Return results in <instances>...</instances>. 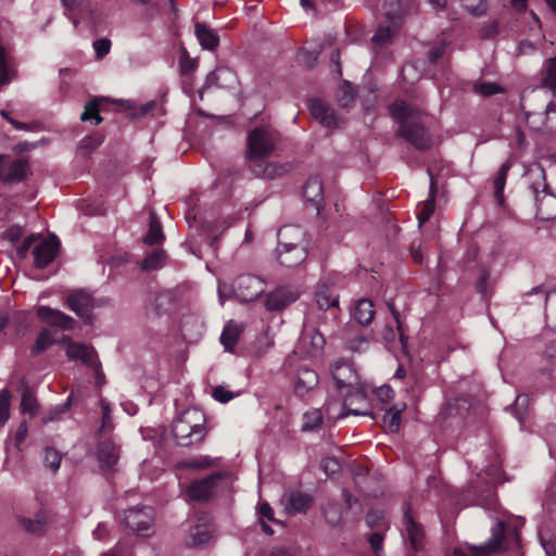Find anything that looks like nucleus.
<instances>
[{
  "mask_svg": "<svg viewBox=\"0 0 556 556\" xmlns=\"http://www.w3.org/2000/svg\"><path fill=\"white\" fill-rule=\"evenodd\" d=\"M390 116L399 124L396 136L410 143L417 150L432 147V135L426 127L422 112L403 100H396L388 106Z\"/></svg>",
  "mask_w": 556,
  "mask_h": 556,
  "instance_id": "f257e3e1",
  "label": "nucleus"
},
{
  "mask_svg": "<svg viewBox=\"0 0 556 556\" xmlns=\"http://www.w3.org/2000/svg\"><path fill=\"white\" fill-rule=\"evenodd\" d=\"M172 433L178 445L190 446L201 443L207 433L204 413L197 408L184 410L175 418Z\"/></svg>",
  "mask_w": 556,
  "mask_h": 556,
  "instance_id": "f03ea898",
  "label": "nucleus"
},
{
  "mask_svg": "<svg viewBox=\"0 0 556 556\" xmlns=\"http://www.w3.org/2000/svg\"><path fill=\"white\" fill-rule=\"evenodd\" d=\"M339 298L338 291L332 286L326 282L317 286L311 314L320 325L331 327L337 325L340 314Z\"/></svg>",
  "mask_w": 556,
  "mask_h": 556,
  "instance_id": "7ed1b4c3",
  "label": "nucleus"
},
{
  "mask_svg": "<svg viewBox=\"0 0 556 556\" xmlns=\"http://www.w3.org/2000/svg\"><path fill=\"white\" fill-rule=\"evenodd\" d=\"M264 290V280L250 274L238 276L231 285L218 283V295L222 302L230 295H235L242 302H251L256 300Z\"/></svg>",
  "mask_w": 556,
  "mask_h": 556,
  "instance_id": "20e7f679",
  "label": "nucleus"
},
{
  "mask_svg": "<svg viewBox=\"0 0 556 556\" xmlns=\"http://www.w3.org/2000/svg\"><path fill=\"white\" fill-rule=\"evenodd\" d=\"M530 189L536 205V214L542 219H552L556 216V197L553 195L545 181V173L542 168L529 174Z\"/></svg>",
  "mask_w": 556,
  "mask_h": 556,
  "instance_id": "39448f33",
  "label": "nucleus"
},
{
  "mask_svg": "<svg viewBox=\"0 0 556 556\" xmlns=\"http://www.w3.org/2000/svg\"><path fill=\"white\" fill-rule=\"evenodd\" d=\"M123 521L129 533L137 536L149 538L154 533V510L150 506L127 509Z\"/></svg>",
  "mask_w": 556,
  "mask_h": 556,
  "instance_id": "423d86ee",
  "label": "nucleus"
},
{
  "mask_svg": "<svg viewBox=\"0 0 556 556\" xmlns=\"http://www.w3.org/2000/svg\"><path fill=\"white\" fill-rule=\"evenodd\" d=\"M278 134L266 128H254L248 135V160H258L269 156L278 142Z\"/></svg>",
  "mask_w": 556,
  "mask_h": 556,
  "instance_id": "0eeeda50",
  "label": "nucleus"
},
{
  "mask_svg": "<svg viewBox=\"0 0 556 556\" xmlns=\"http://www.w3.org/2000/svg\"><path fill=\"white\" fill-rule=\"evenodd\" d=\"M369 414V403L367 399L366 386L364 382L355 386L344 393L342 409L338 415V419L345 418L350 415L365 416Z\"/></svg>",
  "mask_w": 556,
  "mask_h": 556,
  "instance_id": "6e6552de",
  "label": "nucleus"
},
{
  "mask_svg": "<svg viewBox=\"0 0 556 556\" xmlns=\"http://www.w3.org/2000/svg\"><path fill=\"white\" fill-rule=\"evenodd\" d=\"M329 372L339 391H346L362 383L354 364L345 358H338L332 362L329 366Z\"/></svg>",
  "mask_w": 556,
  "mask_h": 556,
  "instance_id": "1a4fd4ad",
  "label": "nucleus"
},
{
  "mask_svg": "<svg viewBox=\"0 0 556 556\" xmlns=\"http://www.w3.org/2000/svg\"><path fill=\"white\" fill-rule=\"evenodd\" d=\"M64 342H68L66 345V356L71 361H80L87 367L92 368L96 371L97 377H102L100 372V362L96 350L92 346L84 343L72 342L70 338L64 339Z\"/></svg>",
  "mask_w": 556,
  "mask_h": 556,
  "instance_id": "9d476101",
  "label": "nucleus"
},
{
  "mask_svg": "<svg viewBox=\"0 0 556 556\" xmlns=\"http://www.w3.org/2000/svg\"><path fill=\"white\" fill-rule=\"evenodd\" d=\"M507 540L505 523L496 521L492 527L489 541L483 545L471 547L472 556H489L500 553L507 548Z\"/></svg>",
  "mask_w": 556,
  "mask_h": 556,
  "instance_id": "9b49d317",
  "label": "nucleus"
},
{
  "mask_svg": "<svg viewBox=\"0 0 556 556\" xmlns=\"http://www.w3.org/2000/svg\"><path fill=\"white\" fill-rule=\"evenodd\" d=\"M300 291L292 286H280L269 292L265 299V307L269 312H279L295 302Z\"/></svg>",
  "mask_w": 556,
  "mask_h": 556,
  "instance_id": "f8f14e48",
  "label": "nucleus"
},
{
  "mask_svg": "<svg viewBox=\"0 0 556 556\" xmlns=\"http://www.w3.org/2000/svg\"><path fill=\"white\" fill-rule=\"evenodd\" d=\"M28 170V163L23 159H11L0 155V180L4 182L21 181Z\"/></svg>",
  "mask_w": 556,
  "mask_h": 556,
  "instance_id": "ddd939ff",
  "label": "nucleus"
},
{
  "mask_svg": "<svg viewBox=\"0 0 556 556\" xmlns=\"http://www.w3.org/2000/svg\"><path fill=\"white\" fill-rule=\"evenodd\" d=\"M277 239V247H288L290 249L303 248L304 250H308L306 232L300 226L286 225L281 227L278 230Z\"/></svg>",
  "mask_w": 556,
  "mask_h": 556,
  "instance_id": "4468645a",
  "label": "nucleus"
},
{
  "mask_svg": "<svg viewBox=\"0 0 556 556\" xmlns=\"http://www.w3.org/2000/svg\"><path fill=\"white\" fill-rule=\"evenodd\" d=\"M60 242L56 237L45 239L33 249L35 266L38 268L47 267L58 255Z\"/></svg>",
  "mask_w": 556,
  "mask_h": 556,
  "instance_id": "2eb2a0df",
  "label": "nucleus"
},
{
  "mask_svg": "<svg viewBox=\"0 0 556 556\" xmlns=\"http://www.w3.org/2000/svg\"><path fill=\"white\" fill-rule=\"evenodd\" d=\"M551 114H556V103L554 102H549L544 112H526V123L532 130L540 131L546 129L552 131L556 129V122L552 121Z\"/></svg>",
  "mask_w": 556,
  "mask_h": 556,
  "instance_id": "dca6fc26",
  "label": "nucleus"
},
{
  "mask_svg": "<svg viewBox=\"0 0 556 556\" xmlns=\"http://www.w3.org/2000/svg\"><path fill=\"white\" fill-rule=\"evenodd\" d=\"M404 525L405 538L409 542L412 548L416 552L420 551L424 546L425 532L422 527L413 519L408 503L404 504Z\"/></svg>",
  "mask_w": 556,
  "mask_h": 556,
  "instance_id": "f3484780",
  "label": "nucleus"
},
{
  "mask_svg": "<svg viewBox=\"0 0 556 556\" xmlns=\"http://www.w3.org/2000/svg\"><path fill=\"white\" fill-rule=\"evenodd\" d=\"M220 478L219 473H212L204 479L195 480L188 486L187 493L193 501H206L212 496L216 482Z\"/></svg>",
  "mask_w": 556,
  "mask_h": 556,
  "instance_id": "a211bd4d",
  "label": "nucleus"
},
{
  "mask_svg": "<svg viewBox=\"0 0 556 556\" xmlns=\"http://www.w3.org/2000/svg\"><path fill=\"white\" fill-rule=\"evenodd\" d=\"M37 316L50 326L62 330H72L76 324L75 319L65 313L43 305L37 308Z\"/></svg>",
  "mask_w": 556,
  "mask_h": 556,
  "instance_id": "6ab92c4d",
  "label": "nucleus"
},
{
  "mask_svg": "<svg viewBox=\"0 0 556 556\" xmlns=\"http://www.w3.org/2000/svg\"><path fill=\"white\" fill-rule=\"evenodd\" d=\"M308 109L312 116L318 121L323 126L328 128L340 127V119L336 115L333 109L324 103L319 99H313L308 103Z\"/></svg>",
  "mask_w": 556,
  "mask_h": 556,
  "instance_id": "aec40b11",
  "label": "nucleus"
},
{
  "mask_svg": "<svg viewBox=\"0 0 556 556\" xmlns=\"http://www.w3.org/2000/svg\"><path fill=\"white\" fill-rule=\"evenodd\" d=\"M261 160L262 159L250 160L251 162H253L251 164L250 168L255 177H261V178H266V179H275L276 177H280V176L287 174L292 168V166L289 163L264 164Z\"/></svg>",
  "mask_w": 556,
  "mask_h": 556,
  "instance_id": "412c9836",
  "label": "nucleus"
},
{
  "mask_svg": "<svg viewBox=\"0 0 556 556\" xmlns=\"http://www.w3.org/2000/svg\"><path fill=\"white\" fill-rule=\"evenodd\" d=\"M66 304L78 317L88 320L92 308V298L85 291L78 290L72 292L66 300Z\"/></svg>",
  "mask_w": 556,
  "mask_h": 556,
  "instance_id": "4be33fe9",
  "label": "nucleus"
},
{
  "mask_svg": "<svg viewBox=\"0 0 556 556\" xmlns=\"http://www.w3.org/2000/svg\"><path fill=\"white\" fill-rule=\"evenodd\" d=\"M213 527L208 522H201L191 526L188 530L186 544L189 547H203L212 539Z\"/></svg>",
  "mask_w": 556,
  "mask_h": 556,
  "instance_id": "5701e85b",
  "label": "nucleus"
},
{
  "mask_svg": "<svg viewBox=\"0 0 556 556\" xmlns=\"http://www.w3.org/2000/svg\"><path fill=\"white\" fill-rule=\"evenodd\" d=\"M308 255V250H304L303 248H288V247H277L276 249V258L280 265L286 266L288 268L296 267L302 264Z\"/></svg>",
  "mask_w": 556,
  "mask_h": 556,
  "instance_id": "b1692460",
  "label": "nucleus"
},
{
  "mask_svg": "<svg viewBox=\"0 0 556 556\" xmlns=\"http://www.w3.org/2000/svg\"><path fill=\"white\" fill-rule=\"evenodd\" d=\"M119 458V447L112 441L106 440L99 443L97 447V459L102 469L113 468Z\"/></svg>",
  "mask_w": 556,
  "mask_h": 556,
  "instance_id": "393cba45",
  "label": "nucleus"
},
{
  "mask_svg": "<svg viewBox=\"0 0 556 556\" xmlns=\"http://www.w3.org/2000/svg\"><path fill=\"white\" fill-rule=\"evenodd\" d=\"M318 381L319 378L315 370L301 367L296 374L294 391L298 395L304 396L318 384Z\"/></svg>",
  "mask_w": 556,
  "mask_h": 556,
  "instance_id": "a878e982",
  "label": "nucleus"
},
{
  "mask_svg": "<svg viewBox=\"0 0 556 556\" xmlns=\"http://www.w3.org/2000/svg\"><path fill=\"white\" fill-rule=\"evenodd\" d=\"M194 34L204 50L213 51L219 45V36L217 31L207 24L198 22L194 25Z\"/></svg>",
  "mask_w": 556,
  "mask_h": 556,
  "instance_id": "bb28decb",
  "label": "nucleus"
},
{
  "mask_svg": "<svg viewBox=\"0 0 556 556\" xmlns=\"http://www.w3.org/2000/svg\"><path fill=\"white\" fill-rule=\"evenodd\" d=\"M177 300L175 290L168 289L157 292L152 302L153 313L156 316L167 314L176 306Z\"/></svg>",
  "mask_w": 556,
  "mask_h": 556,
  "instance_id": "cd10ccee",
  "label": "nucleus"
},
{
  "mask_svg": "<svg viewBox=\"0 0 556 556\" xmlns=\"http://www.w3.org/2000/svg\"><path fill=\"white\" fill-rule=\"evenodd\" d=\"M303 197L307 202H311L319 210L324 201V186L321 180L315 176L309 177L303 187Z\"/></svg>",
  "mask_w": 556,
  "mask_h": 556,
  "instance_id": "c85d7f7f",
  "label": "nucleus"
},
{
  "mask_svg": "<svg viewBox=\"0 0 556 556\" xmlns=\"http://www.w3.org/2000/svg\"><path fill=\"white\" fill-rule=\"evenodd\" d=\"M232 78V72L226 67H218L215 71H212L207 74L205 83L200 90V98H202V93L205 89H210L212 87L225 88L226 85L224 83Z\"/></svg>",
  "mask_w": 556,
  "mask_h": 556,
  "instance_id": "c756f323",
  "label": "nucleus"
},
{
  "mask_svg": "<svg viewBox=\"0 0 556 556\" xmlns=\"http://www.w3.org/2000/svg\"><path fill=\"white\" fill-rule=\"evenodd\" d=\"M392 314L396 323V329H394L392 326L387 325L382 330V338L386 343L391 344L399 339V342L402 346V350L404 353H406V346H407V338L404 336L401 324L399 320V313L392 308Z\"/></svg>",
  "mask_w": 556,
  "mask_h": 556,
  "instance_id": "7c9ffc66",
  "label": "nucleus"
},
{
  "mask_svg": "<svg viewBox=\"0 0 556 556\" xmlns=\"http://www.w3.org/2000/svg\"><path fill=\"white\" fill-rule=\"evenodd\" d=\"M542 363L539 372L546 377L551 382L556 380V346L546 349L542 356Z\"/></svg>",
  "mask_w": 556,
  "mask_h": 556,
  "instance_id": "2f4dec72",
  "label": "nucleus"
},
{
  "mask_svg": "<svg viewBox=\"0 0 556 556\" xmlns=\"http://www.w3.org/2000/svg\"><path fill=\"white\" fill-rule=\"evenodd\" d=\"M541 86L556 94V58L544 61L541 70Z\"/></svg>",
  "mask_w": 556,
  "mask_h": 556,
  "instance_id": "473e14b6",
  "label": "nucleus"
},
{
  "mask_svg": "<svg viewBox=\"0 0 556 556\" xmlns=\"http://www.w3.org/2000/svg\"><path fill=\"white\" fill-rule=\"evenodd\" d=\"M353 316L358 324L369 325L375 316L374 303L368 299L358 300Z\"/></svg>",
  "mask_w": 556,
  "mask_h": 556,
  "instance_id": "72a5a7b5",
  "label": "nucleus"
},
{
  "mask_svg": "<svg viewBox=\"0 0 556 556\" xmlns=\"http://www.w3.org/2000/svg\"><path fill=\"white\" fill-rule=\"evenodd\" d=\"M240 332L241 330L237 324L230 321L225 325L219 340L226 351L231 352L233 350L239 340Z\"/></svg>",
  "mask_w": 556,
  "mask_h": 556,
  "instance_id": "f704fd0d",
  "label": "nucleus"
},
{
  "mask_svg": "<svg viewBox=\"0 0 556 556\" xmlns=\"http://www.w3.org/2000/svg\"><path fill=\"white\" fill-rule=\"evenodd\" d=\"M405 407V404H395L386 410L382 420L390 432L399 431L401 425V414Z\"/></svg>",
  "mask_w": 556,
  "mask_h": 556,
  "instance_id": "c9c22d12",
  "label": "nucleus"
},
{
  "mask_svg": "<svg viewBox=\"0 0 556 556\" xmlns=\"http://www.w3.org/2000/svg\"><path fill=\"white\" fill-rule=\"evenodd\" d=\"M434 199H435V187H434L433 178H431L430 179L429 197L422 203L421 207L419 208V211L417 213V219H418L419 226L425 224L430 218V216L433 214L434 208H435Z\"/></svg>",
  "mask_w": 556,
  "mask_h": 556,
  "instance_id": "e433bc0d",
  "label": "nucleus"
},
{
  "mask_svg": "<svg viewBox=\"0 0 556 556\" xmlns=\"http://www.w3.org/2000/svg\"><path fill=\"white\" fill-rule=\"evenodd\" d=\"M164 239V233L160 219L154 213L150 214L149 231L143 241L149 245L161 243Z\"/></svg>",
  "mask_w": 556,
  "mask_h": 556,
  "instance_id": "4c0bfd02",
  "label": "nucleus"
},
{
  "mask_svg": "<svg viewBox=\"0 0 556 556\" xmlns=\"http://www.w3.org/2000/svg\"><path fill=\"white\" fill-rule=\"evenodd\" d=\"M102 99H93L86 103L85 110L80 115L83 122L93 121L94 125H99L103 118L100 116Z\"/></svg>",
  "mask_w": 556,
  "mask_h": 556,
  "instance_id": "58836bf2",
  "label": "nucleus"
},
{
  "mask_svg": "<svg viewBox=\"0 0 556 556\" xmlns=\"http://www.w3.org/2000/svg\"><path fill=\"white\" fill-rule=\"evenodd\" d=\"M510 167V161L504 162L494 178V197L498 201V203H503L504 201L503 192L506 184L507 174Z\"/></svg>",
  "mask_w": 556,
  "mask_h": 556,
  "instance_id": "ea45409f",
  "label": "nucleus"
},
{
  "mask_svg": "<svg viewBox=\"0 0 556 556\" xmlns=\"http://www.w3.org/2000/svg\"><path fill=\"white\" fill-rule=\"evenodd\" d=\"M510 167V161L504 162L494 178V197L498 201V203H503L504 201L503 192L506 184L507 174Z\"/></svg>",
  "mask_w": 556,
  "mask_h": 556,
  "instance_id": "a19ab883",
  "label": "nucleus"
},
{
  "mask_svg": "<svg viewBox=\"0 0 556 556\" xmlns=\"http://www.w3.org/2000/svg\"><path fill=\"white\" fill-rule=\"evenodd\" d=\"M324 417L323 413L318 408H312L304 413L302 430L303 431H314L317 430L323 424Z\"/></svg>",
  "mask_w": 556,
  "mask_h": 556,
  "instance_id": "79ce46f5",
  "label": "nucleus"
},
{
  "mask_svg": "<svg viewBox=\"0 0 556 556\" xmlns=\"http://www.w3.org/2000/svg\"><path fill=\"white\" fill-rule=\"evenodd\" d=\"M312 504V497L301 492H292L289 496V508L294 513H305Z\"/></svg>",
  "mask_w": 556,
  "mask_h": 556,
  "instance_id": "37998d69",
  "label": "nucleus"
},
{
  "mask_svg": "<svg viewBox=\"0 0 556 556\" xmlns=\"http://www.w3.org/2000/svg\"><path fill=\"white\" fill-rule=\"evenodd\" d=\"M471 407V402L468 397L459 396L454 399L447 404L448 416L465 417Z\"/></svg>",
  "mask_w": 556,
  "mask_h": 556,
  "instance_id": "c03bdc74",
  "label": "nucleus"
},
{
  "mask_svg": "<svg viewBox=\"0 0 556 556\" xmlns=\"http://www.w3.org/2000/svg\"><path fill=\"white\" fill-rule=\"evenodd\" d=\"M100 407H101L102 416H101V426L99 428V433L104 434V433L111 432L114 428L112 410H111L110 403L104 399L100 400Z\"/></svg>",
  "mask_w": 556,
  "mask_h": 556,
  "instance_id": "a18cd8bd",
  "label": "nucleus"
},
{
  "mask_svg": "<svg viewBox=\"0 0 556 556\" xmlns=\"http://www.w3.org/2000/svg\"><path fill=\"white\" fill-rule=\"evenodd\" d=\"M165 252L163 250H153L149 253L142 262V269L154 270L161 268L165 263Z\"/></svg>",
  "mask_w": 556,
  "mask_h": 556,
  "instance_id": "49530a36",
  "label": "nucleus"
},
{
  "mask_svg": "<svg viewBox=\"0 0 556 556\" xmlns=\"http://www.w3.org/2000/svg\"><path fill=\"white\" fill-rule=\"evenodd\" d=\"M21 408L23 413L34 416L38 410V403L33 391L25 386L22 392Z\"/></svg>",
  "mask_w": 556,
  "mask_h": 556,
  "instance_id": "de8ad7c7",
  "label": "nucleus"
},
{
  "mask_svg": "<svg viewBox=\"0 0 556 556\" xmlns=\"http://www.w3.org/2000/svg\"><path fill=\"white\" fill-rule=\"evenodd\" d=\"M54 343L53 336L50 330H41L31 348L33 354H40Z\"/></svg>",
  "mask_w": 556,
  "mask_h": 556,
  "instance_id": "09e8293b",
  "label": "nucleus"
},
{
  "mask_svg": "<svg viewBox=\"0 0 556 556\" xmlns=\"http://www.w3.org/2000/svg\"><path fill=\"white\" fill-rule=\"evenodd\" d=\"M62 456L53 447H46L43 451V463L53 473L60 468Z\"/></svg>",
  "mask_w": 556,
  "mask_h": 556,
  "instance_id": "8fccbe9b",
  "label": "nucleus"
},
{
  "mask_svg": "<svg viewBox=\"0 0 556 556\" xmlns=\"http://www.w3.org/2000/svg\"><path fill=\"white\" fill-rule=\"evenodd\" d=\"M102 142H103V136L99 132H96V134L84 137L78 144V149L86 151V153H91L98 147H100L102 144Z\"/></svg>",
  "mask_w": 556,
  "mask_h": 556,
  "instance_id": "3c124183",
  "label": "nucleus"
},
{
  "mask_svg": "<svg viewBox=\"0 0 556 556\" xmlns=\"http://www.w3.org/2000/svg\"><path fill=\"white\" fill-rule=\"evenodd\" d=\"M465 10L473 16H481L486 13L488 5L484 0H460Z\"/></svg>",
  "mask_w": 556,
  "mask_h": 556,
  "instance_id": "603ef678",
  "label": "nucleus"
},
{
  "mask_svg": "<svg viewBox=\"0 0 556 556\" xmlns=\"http://www.w3.org/2000/svg\"><path fill=\"white\" fill-rule=\"evenodd\" d=\"M11 394L7 389L0 391V426H3L10 418Z\"/></svg>",
  "mask_w": 556,
  "mask_h": 556,
  "instance_id": "864d4df0",
  "label": "nucleus"
},
{
  "mask_svg": "<svg viewBox=\"0 0 556 556\" xmlns=\"http://www.w3.org/2000/svg\"><path fill=\"white\" fill-rule=\"evenodd\" d=\"M211 465H212V462L210 460V458L206 456H202V457H198V458H193V459H189V460L179 462L177 464V467L180 469H187V468L205 469V468L211 467Z\"/></svg>",
  "mask_w": 556,
  "mask_h": 556,
  "instance_id": "5fc2aeb1",
  "label": "nucleus"
},
{
  "mask_svg": "<svg viewBox=\"0 0 556 556\" xmlns=\"http://www.w3.org/2000/svg\"><path fill=\"white\" fill-rule=\"evenodd\" d=\"M319 51L302 49L298 53V62L306 68H313L317 63Z\"/></svg>",
  "mask_w": 556,
  "mask_h": 556,
  "instance_id": "6e6d98bb",
  "label": "nucleus"
},
{
  "mask_svg": "<svg viewBox=\"0 0 556 556\" xmlns=\"http://www.w3.org/2000/svg\"><path fill=\"white\" fill-rule=\"evenodd\" d=\"M473 90L477 93H480L485 97H490V96L503 92V88L498 84L491 83V81H483V83L476 84L473 87Z\"/></svg>",
  "mask_w": 556,
  "mask_h": 556,
  "instance_id": "4d7b16f0",
  "label": "nucleus"
},
{
  "mask_svg": "<svg viewBox=\"0 0 556 556\" xmlns=\"http://www.w3.org/2000/svg\"><path fill=\"white\" fill-rule=\"evenodd\" d=\"M179 66L181 75H189L197 68L198 63L194 59H191L186 51H184L179 58Z\"/></svg>",
  "mask_w": 556,
  "mask_h": 556,
  "instance_id": "13d9d810",
  "label": "nucleus"
},
{
  "mask_svg": "<svg viewBox=\"0 0 556 556\" xmlns=\"http://www.w3.org/2000/svg\"><path fill=\"white\" fill-rule=\"evenodd\" d=\"M321 468L327 476H332L340 471L341 465L338 459L327 457L321 460Z\"/></svg>",
  "mask_w": 556,
  "mask_h": 556,
  "instance_id": "bf43d9fd",
  "label": "nucleus"
},
{
  "mask_svg": "<svg viewBox=\"0 0 556 556\" xmlns=\"http://www.w3.org/2000/svg\"><path fill=\"white\" fill-rule=\"evenodd\" d=\"M93 49L96 51L97 59L105 56L111 49V41L108 38H101L93 42Z\"/></svg>",
  "mask_w": 556,
  "mask_h": 556,
  "instance_id": "052dcab7",
  "label": "nucleus"
},
{
  "mask_svg": "<svg viewBox=\"0 0 556 556\" xmlns=\"http://www.w3.org/2000/svg\"><path fill=\"white\" fill-rule=\"evenodd\" d=\"M446 45L445 42H440L439 45L433 46L428 51V59L431 64H435L445 53Z\"/></svg>",
  "mask_w": 556,
  "mask_h": 556,
  "instance_id": "680f3d73",
  "label": "nucleus"
},
{
  "mask_svg": "<svg viewBox=\"0 0 556 556\" xmlns=\"http://www.w3.org/2000/svg\"><path fill=\"white\" fill-rule=\"evenodd\" d=\"M392 31L389 27H379L372 36V41L378 45H384L391 40Z\"/></svg>",
  "mask_w": 556,
  "mask_h": 556,
  "instance_id": "e2e57ef3",
  "label": "nucleus"
},
{
  "mask_svg": "<svg viewBox=\"0 0 556 556\" xmlns=\"http://www.w3.org/2000/svg\"><path fill=\"white\" fill-rule=\"evenodd\" d=\"M0 115L5 118L16 130H25V131H31L34 130V124L30 123H22L16 119H13L9 116V113L4 110L0 112Z\"/></svg>",
  "mask_w": 556,
  "mask_h": 556,
  "instance_id": "0e129e2a",
  "label": "nucleus"
},
{
  "mask_svg": "<svg viewBox=\"0 0 556 556\" xmlns=\"http://www.w3.org/2000/svg\"><path fill=\"white\" fill-rule=\"evenodd\" d=\"M212 395L216 401L220 403H227L233 397V394L223 386L215 387L213 389Z\"/></svg>",
  "mask_w": 556,
  "mask_h": 556,
  "instance_id": "69168bd1",
  "label": "nucleus"
},
{
  "mask_svg": "<svg viewBox=\"0 0 556 556\" xmlns=\"http://www.w3.org/2000/svg\"><path fill=\"white\" fill-rule=\"evenodd\" d=\"M72 404V394L66 399V401L63 404H60L55 406L53 409H51L49 417L47 418L48 421H53L58 419V416L60 414L66 413L70 410Z\"/></svg>",
  "mask_w": 556,
  "mask_h": 556,
  "instance_id": "338daca9",
  "label": "nucleus"
},
{
  "mask_svg": "<svg viewBox=\"0 0 556 556\" xmlns=\"http://www.w3.org/2000/svg\"><path fill=\"white\" fill-rule=\"evenodd\" d=\"M393 379L395 381L397 380H407V383L409 384H413V383H416L417 381V378L416 376L412 372V374H407L406 369L404 368L403 365H399L394 375H393Z\"/></svg>",
  "mask_w": 556,
  "mask_h": 556,
  "instance_id": "774afa93",
  "label": "nucleus"
}]
</instances>
